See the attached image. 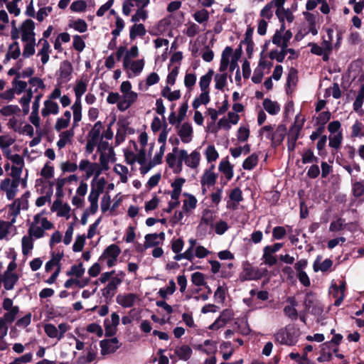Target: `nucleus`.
Instances as JSON below:
<instances>
[{
	"mask_svg": "<svg viewBox=\"0 0 364 364\" xmlns=\"http://www.w3.org/2000/svg\"><path fill=\"white\" fill-rule=\"evenodd\" d=\"M146 28L141 23H134L130 28L129 38L135 39L137 36H143L146 34Z\"/></svg>",
	"mask_w": 364,
	"mask_h": 364,
	"instance_id": "56",
	"label": "nucleus"
},
{
	"mask_svg": "<svg viewBox=\"0 0 364 364\" xmlns=\"http://www.w3.org/2000/svg\"><path fill=\"white\" fill-rule=\"evenodd\" d=\"M17 264L15 259H14L9 262L4 273H0L4 288L6 291L13 290L19 280L20 275L15 272Z\"/></svg>",
	"mask_w": 364,
	"mask_h": 364,
	"instance_id": "11",
	"label": "nucleus"
},
{
	"mask_svg": "<svg viewBox=\"0 0 364 364\" xmlns=\"http://www.w3.org/2000/svg\"><path fill=\"white\" fill-rule=\"evenodd\" d=\"M60 112V106L56 101L46 99L41 111V116L47 118L50 115H57Z\"/></svg>",
	"mask_w": 364,
	"mask_h": 364,
	"instance_id": "24",
	"label": "nucleus"
},
{
	"mask_svg": "<svg viewBox=\"0 0 364 364\" xmlns=\"http://www.w3.org/2000/svg\"><path fill=\"white\" fill-rule=\"evenodd\" d=\"M87 87V82L83 80H77L73 91L75 96V100L71 106V110L73 116V127H77L79 122L82 118V107L81 98L82 96L86 92Z\"/></svg>",
	"mask_w": 364,
	"mask_h": 364,
	"instance_id": "5",
	"label": "nucleus"
},
{
	"mask_svg": "<svg viewBox=\"0 0 364 364\" xmlns=\"http://www.w3.org/2000/svg\"><path fill=\"white\" fill-rule=\"evenodd\" d=\"M287 302L289 305H287L284 308V314L291 320H296L298 318V312L296 307L298 303L296 298L294 296H289L287 299Z\"/></svg>",
	"mask_w": 364,
	"mask_h": 364,
	"instance_id": "36",
	"label": "nucleus"
},
{
	"mask_svg": "<svg viewBox=\"0 0 364 364\" xmlns=\"http://www.w3.org/2000/svg\"><path fill=\"white\" fill-rule=\"evenodd\" d=\"M79 170L85 174V178L88 179L92 176H94L91 182V189H92V185H96L98 183H102V193L104 191L106 185V180L105 178H99L102 174L101 169L98 163L91 162L88 159H82L79 163Z\"/></svg>",
	"mask_w": 364,
	"mask_h": 364,
	"instance_id": "7",
	"label": "nucleus"
},
{
	"mask_svg": "<svg viewBox=\"0 0 364 364\" xmlns=\"http://www.w3.org/2000/svg\"><path fill=\"white\" fill-rule=\"evenodd\" d=\"M63 252H53L51 253V258L48 260L45 265V271L50 272L54 267L55 269H59V272L61 271V259L63 257Z\"/></svg>",
	"mask_w": 364,
	"mask_h": 364,
	"instance_id": "32",
	"label": "nucleus"
},
{
	"mask_svg": "<svg viewBox=\"0 0 364 364\" xmlns=\"http://www.w3.org/2000/svg\"><path fill=\"white\" fill-rule=\"evenodd\" d=\"M139 55V50L138 46H132L129 48V53L122 59V68L129 78L140 75L144 68V58L135 59Z\"/></svg>",
	"mask_w": 364,
	"mask_h": 364,
	"instance_id": "3",
	"label": "nucleus"
},
{
	"mask_svg": "<svg viewBox=\"0 0 364 364\" xmlns=\"http://www.w3.org/2000/svg\"><path fill=\"white\" fill-rule=\"evenodd\" d=\"M46 211L36 214L29 225L28 233L33 236L36 240L46 235V232L53 228V223L44 216Z\"/></svg>",
	"mask_w": 364,
	"mask_h": 364,
	"instance_id": "4",
	"label": "nucleus"
},
{
	"mask_svg": "<svg viewBox=\"0 0 364 364\" xmlns=\"http://www.w3.org/2000/svg\"><path fill=\"white\" fill-rule=\"evenodd\" d=\"M73 67L70 62L64 61L61 63L58 74V82L64 84L72 79Z\"/></svg>",
	"mask_w": 364,
	"mask_h": 364,
	"instance_id": "23",
	"label": "nucleus"
},
{
	"mask_svg": "<svg viewBox=\"0 0 364 364\" xmlns=\"http://www.w3.org/2000/svg\"><path fill=\"white\" fill-rule=\"evenodd\" d=\"M192 349L187 345L176 346L174 350L175 355L182 360H188L192 355Z\"/></svg>",
	"mask_w": 364,
	"mask_h": 364,
	"instance_id": "45",
	"label": "nucleus"
},
{
	"mask_svg": "<svg viewBox=\"0 0 364 364\" xmlns=\"http://www.w3.org/2000/svg\"><path fill=\"white\" fill-rule=\"evenodd\" d=\"M218 170L222 173L228 181H230L233 177V166L230 164L228 159H223L220 161Z\"/></svg>",
	"mask_w": 364,
	"mask_h": 364,
	"instance_id": "43",
	"label": "nucleus"
},
{
	"mask_svg": "<svg viewBox=\"0 0 364 364\" xmlns=\"http://www.w3.org/2000/svg\"><path fill=\"white\" fill-rule=\"evenodd\" d=\"M161 95L168 101L172 102L180 99L181 94L179 90L172 91L170 87L166 85L162 89Z\"/></svg>",
	"mask_w": 364,
	"mask_h": 364,
	"instance_id": "50",
	"label": "nucleus"
},
{
	"mask_svg": "<svg viewBox=\"0 0 364 364\" xmlns=\"http://www.w3.org/2000/svg\"><path fill=\"white\" fill-rule=\"evenodd\" d=\"M193 127L188 122L183 123L178 128V134L183 143H189L193 139Z\"/></svg>",
	"mask_w": 364,
	"mask_h": 364,
	"instance_id": "37",
	"label": "nucleus"
},
{
	"mask_svg": "<svg viewBox=\"0 0 364 364\" xmlns=\"http://www.w3.org/2000/svg\"><path fill=\"white\" fill-rule=\"evenodd\" d=\"M204 155L207 162L210 164V165L214 164L213 162L216 161L219 158V153L213 145H208L206 147Z\"/></svg>",
	"mask_w": 364,
	"mask_h": 364,
	"instance_id": "51",
	"label": "nucleus"
},
{
	"mask_svg": "<svg viewBox=\"0 0 364 364\" xmlns=\"http://www.w3.org/2000/svg\"><path fill=\"white\" fill-rule=\"evenodd\" d=\"M116 161L114 151H112L109 153H102L100 154L98 166L101 169V172L107 171L109 169V163L114 162Z\"/></svg>",
	"mask_w": 364,
	"mask_h": 364,
	"instance_id": "35",
	"label": "nucleus"
},
{
	"mask_svg": "<svg viewBox=\"0 0 364 364\" xmlns=\"http://www.w3.org/2000/svg\"><path fill=\"white\" fill-rule=\"evenodd\" d=\"M46 336L52 339L60 341L65 336V333L70 329V326L67 323H60L55 326L53 323H46L43 326Z\"/></svg>",
	"mask_w": 364,
	"mask_h": 364,
	"instance_id": "15",
	"label": "nucleus"
},
{
	"mask_svg": "<svg viewBox=\"0 0 364 364\" xmlns=\"http://www.w3.org/2000/svg\"><path fill=\"white\" fill-rule=\"evenodd\" d=\"M6 311V312L1 319L6 323H11L15 321L16 316L19 312V308L18 306H15L13 309Z\"/></svg>",
	"mask_w": 364,
	"mask_h": 364,
	"instance_id": "62",
	"label": "nucleus"
},
{
	"mask_svg": "<svg viewBox=\"0 0 364 364\" xmlns=\"http://www.w3.org/2000/svg\"><path fill=\"white\" fill-rule=\"evenodd\" d=\"M120 253L121 250L119 246L112 244L104 250L99 258V261H105L109 268L112 267L117 264Z\"/></svg>",
	"mask_w": 364,
	"mask_h": 364,
	"instance_id": "16",
	"label": "nucleus"
},
{
	"mask_svg": "<svg viewBox=\"0 0 364 364\" xmlns=\"http://www.w3.org/2000/svg\"><path fill=\"white\" fill-rule=\"evenodd\" d=\"M28 208V196L24 194L21 198L15 200L8 206L7 219L11 223L14 224L17 216L20 214L21 210H27Z\"/></svg>",
	"mask_w": 364,
	"mask_h": 364,
	"instance_id": "13",
	"label": "nucleus"
},
{
	"mask_svg": "<svg viewBox=\"0 0 364 364\" xmlns=\"http://www.w3.org/2000/svg\"><path fill=\"white\" fill-rule=\"evenodd\" d=\"M331 112L328 111H325L320 112L318 115L314 119L315 125L318 127H322L324 129L326 124L331 119Z\"/></svg>",
	"mask_w": 364,
	"mask_h": 364,
	"instance_id": "61",
	"label": "nucleus"
},
{
	"mask_svg": "<svg viewBox=\"0 0 364 364\" xmlns=\"http://www.w3.org/2000/svg\"><path fill=\"white\" fill-rule=\"evenodd\" d=\"M101 354L106 355L114 353L119 348V341L117 338L104 339L100 342Z\"/></svg>",
	"mask_w": 364,
	"mask_h": 364,
	"instance_id": "27",
	"label": "nucleus"
},
{
	"mask_svg": "<svg viewBox=\"0 0 364 364\" xmlns=\"http://www.w3.org/2000/svg\"><path fill=\"white\" fill-rule=\"evenodd\" d=\"M215 165L210 164L203 171V173L200 176V183L201 186V191L203 195H205L208 189L215 186L216 183L218 173L215 171Z\"/></svg>",
	"mask_w": 364,
	"mask_h": 364,
	"instance_id": "14",
	"label": "nucleus"
},
{
	"mask_svg": "<svg viewBox=\"0 0 364 364\" xmlns=\"http://www.w3.org/2000/svg\"><path fill=\"white\" fill-rule=\"evenodd\" d=\"M200 94L194 99L192 106L194 109H198L202 105H208L210 100V91H200Z\"/></svg>",
	"mask_w": 364,
	"mask_h": 364,
	"instance_id": "49",
	"label": "nucleus"
},
{
	"mask_svg": "<svg viewBox=\"0 0 364 364\" xmlns=\"http://www.w3.org/2000/svg\"><path fill=\"white\" fill-rule=\"evenodd\" d=\"M214 75V70L212 68L208 69V72L202 75L198 82L200 91H210V85Z\"/></svg>",
	"mask_w": 364,
	"mask_h": 364,
	"instance_id": "44",
	"label": "nucleus"
},
{
	"mask_svg": "<svg viewBox=\"0 0 364 364\" xmlns=\"http://www.w3.org/2000/svg\"><path fill=\"white\" fill-rule=\"evenodd\" d=\"M21 112V109L18 105H9L3 106L0 109V114L4 117H13L16 114H19Z\"/></svg>",
	"mask_w": 364,
	"mask_h": 364,
	"instance_id": "53",
	"label": "nucleus"
},
{
	"mask_svg": "<svg viewBox=\"0 0 364 364\" xmlns=\"http://www.w3.org/2000/svg\"><path fill=\"white\" fill-rule=\"evenodd\" d=\"M75 127H73V123L72 124V127L70 129L58 132L59 133V139L56 142V146L59 150L63 149L65 146L71 144L73 142V139L75 135Z\"/></svg>",
	"mask_w": 364,
	"mask_h": 364,
	"instance_id": "22",
	"label": "nucleus"
},
{
	"mask_svg": "<svg viewBox=\"0 0 364 364\" xmlns=\"http://www.w3.org/2000/svg\"><path fill=\"white\" fill-rule=\"evenodd\" d=\"M85 269L83 267V264L82 262L78 264L73 265L70 270L67 272L68 276L75 277V279H82V276L85 274Z\"/></svg>",
	"mask_w": 364,
	"mask_h": 364,
	"instance_id": "55",
	"label": "nucleus"
},
{
	"mask_svg": "<svg viewBox=\"0 0 364 364\" xmlns=\"http://www.w3.org/2000/svg\"><path fill=\"white\" fill-rule=\"evenodd\" d=\"M145 241L144 243V248L148 249L151 247H157L163 242L165 239L164 232L147 234L144 237Z\"/></svg>",
	"mask_w": 364,
	"mask_h": 364,
	"instance_id": "31",
	"label": "nucleus"
},
{
	"mask_svg": "<svg viewBox=\"0 0 364 364\" xmlns=\"http://www.w3.org/2000/svg\"><path fill=\"white\" fill-rule=\"evenodd\" d=\"M90 282L89 278H82L81 279L70 278L65 281L64 287L67 289L72 287L73 285L79 288H83Z\"/></svg>",
	"mask_w": 364,
	"mask_h": 364,
	"instance_id": "59",
	"label": "nucleus"
},
{
	"mask_svg": "<svg viewBox=\"0 0 364 364\" xmlns=\"http://www.w3.org/2000/svg\"><path fill=\"white\" fill-rule=\"evenodd\" d=\"M21 55V49L19 44L17 41L14 42L9 47L8 51L6 55V59H17Z\"/></svg>",
	"mask_w": 364,
	"mask_h": 364,
	"instance_id": "58",
	"label": "nucleus"
},
{
	"mask_svg": "<svg viewBox=\"0 0 364 364\" xmlns=\"http://www.w3.org/2000/svg\"><path fill=\"white\" fill-rule=\"evenodd\" d=\"M69 27L80 33H84L87 30V24L85 20L78 18L70 21Z\"/></svg>",
	"mask_w": 364,
	"mask_h": 364,
	"instance_id": "60",
	"label": "nucleus"
},
{
	"mask_svg": "<svg viewBox=\"0 0 364 364\" xmlns=\"http://www.w3.org/2000/svg\"><path fill=\"white\" fill-rule=\"evenodd\" d=\"M262 276V273L258 268L247 264L240 274V279L242 281L257 280L261 279Z\"/></svg>",
	"mask_w": 364,
	"mask_h": 364,
	"instance_id": "26",
	"label": "nucleus"
},
{
	"mask_svg": "<svg viewBox=\"0 0 364 364\" xmlns=\"http://www.w3.org/2000/svg\"><path fill=\"white\" fill-rule=\"evenodd\" d=\"M34 240L36 239L28 233L21 238V250L23 256H28L31 253L34 247Z\"/></svg>",
	"mask_w": 364,
	"mask_h": 364,
	"instance_id": "42",
	"label": "nucleus"
},
{
	"mask_svg": "<svg viewBox=\"0 0 364 364\" xmlns=\"http://www.w3.org/2000/svg\"><path fill=\"white\" fill-rule=\"evenodd\" d=\"M292 38V33L289 30H285V26L282 24L279 30H277L272 37V43L277 46L286 47L288 42Z\"/></svg>",
	"mask_w": 364,
	"mask_h": 364,
	"instance_id": "19",
	"label": "nucleus"
},
{
	"mask_svg": "<svg viewBox=\"0 0 364 364\" xmlns=\"http://www.w3.org/2000/svg\"><path fill=\"white\" fill-rule=\"evenodd\" d=\"M52 212H55L58 217L70 218L71 208L67 203H63L61 199H56L50 208Z\"/></svg>",
	"mask_w": 364,
	"mask_h": 364,
	"instance_id": "20",
	"label": "nucleus"
},
{
	"mask_svg": "<svg viewBox=\"0 0 364 364\" xmlns=\"http://www.w3.org/2000/svg\"><path fill=\"white\" fill-rule=\"evenodd\" d=\"M114 172L120 177V181L125 183L128 181L129 169L127 166L117 164L114 166Z\"/></svg>",
	"mask_w": 364,
	"mask_h": 364,
	"instance_id": "54",
	"label": "nucleus"
},
{
	"mask_svg": "<svg viewBox=\"0 0 364 364\" xmlns=\"http://www.w3.org/2000/svg\"><path fill=\"white\" fill-rule=\"evenodd\" d=\"M132 84L128 80L122 82L120 85L122 95L121 100L117 103V108L122 112L129 109L138 99V94L132 91Z\"/></svg>",
	"mask_w": 364,
	"mask_h": 364,
	"instance_id": "10",
	"label": "nucleus"
},
{
	"mask_svg": "<svg viewBox=\"0 0 364 364\" xmlns=\"http://www.w3.org/2000/svg\"><path fill=\"white\" fill-rule=\"evenodd\" d=\"M193 17L196 22L203 24L208 21L210 15L206 9H202L196 11L193 14Z\"/></svg>",
	"mask_w": 364,
	"mask_h": 364,
	"instance_id": "63",
	"label": "nucleus"
},
{
	"mask_svg": "<svg viewBox=\"0 0 364 364\" xmlns=\"http://www.w3.org/2000/svg\"><path fill=\"white\" fill-rule=\"evenodd\" d=\"M20 182L9 178L4 179L0 183V190L4 191L9 200H12L16 195Z\"/></svg>",
	"mask_w": 364,
	"mask_h": 364,
	"instance_id": "18",
	"label": "nucleus"
},
{
	"mask_svg": "<svg viewBox=\"0 0 364 364\" xmlns=\"http://www.w3.org/2000/svg\"><path fill=\"white\" fill-rule=\"evenodd\" d=\"M304 305L306 308L314 314H319L322 312L323 309L311 294H307L304 299Z\"/></svg>",
	"mask_w": 364,
	"mask_h": 364,
	"instance_id": "39",
	"label": "nucleus"
},
{
	"mask_svg": "<svg viewBox=\"0 0 364 364\" xmlns=\"http://www.w3.org/2000/svg\"><path fill=\"white\" fill-rule=\"evenodd\" d=\"M264 109L272 115L277 114L280 112V105L278 102L266 98L262 102Z\"/></svg>",
	"mask_w": 364,
	"mask_h": 364,
	"instance_id": "48",
	"label": "nucleus"
},
{
	"mask_svg": "<svg viewBox=\"0 0 364 364\" xmlns=\"http://www.w3.org/2000/svg\"><path fill=\"white\" fill-rule=\"evenodd\" d=\"M139 300V295L134 293L119 294L116 297L117 303L123 308L132 307Z\"/></svg>",
	"mask_w": 364,
	"mask_h": 364,
	"instance_id": "21",
	"label": "nucleus"
},
{
	"mask_svg": "<svg viewBox=\"0 0 364 364\" xmlns=\"http://www.w3.org/2000/svg\"><path fill=\"white\" fill-rule=\"evenodd\" d=\"M33 90L29 88L26 92L19 100V103L22 106L23 112L24 114H28L30 111V102L33 98Z\"/></svg>",
	"mask_w": 364,
	"mask_h": 364,
	"instance_id": "47",
	"label": "nucleus"
},
{
	"mask_svg": "<svg viewBox=\"0 0 364 364\" xmlns=\"http://www.w3.org/2000/svg\"><path fill=\"white\" fill-rule=\"evenodd\" d=\"M39 48L37 56L40 57L41 61L43 65L46 64L50 59V54L51 53V48L49 42L44 38H41L38 42Z\"/></svg>",
	"mask_w": 364,
	"mask_h": 364,
	"instance_id": "28",
	"label": "nucleus"
},
{
	"mask_svg": "<svg viewBox=\"0 0 364 364\" xmlns=\"http://www.w3.org/2000/svg\"><path fill=\"white\" fill-rule=\"evenodd\" d=\"M299 116L296 117L294 125L289 129L287 136V146L289 151H294L299 137L300 130L303 127L304 122H299Z\"/></svg>",
	"mask_w": 364,
	"mask_h": 364,
	"instance_id": "17",
	"label": "nucleus"
},
{
	"mask_svg": "<svg viewBox=\"0 0 364 364\" xmlns=\"http://www.w3.org/2000/svg\"><path fill=\"white\" fill-rule=\"evenodd\" d=\"M102 183L103 182L98 183L96 185H92V189L90 190L87 198L90 206L84 210L81 217V223L82 225H86L88 217L90 215L95 214L98 210V200L100 196L102 193Z\"/></svg>",
	"mask_w": 364,
	"mask_h": 364,
	"instance_id": "9",
	"label": "nucleus"
},
{
	"mask_svg": "<svg viewBox=\"0 0 364 364\" xmlns=\"http://www.w3.org/2000/svg\"><path fill=\"white\" fill-rule=\"evenodd\" d=\"M159 80V75L156 73H151L146 77L144 84L143 82H139V87L141 90H147L149 87L157 84Z\"/></svg>",
	"mask_w": 364,
	"mask_h": 364,
	"instance_id": "46",
	"label": "nucleus"
},
{
	"mask_svg": "<svg viewBox=\"0 0 364 364\" xmlns=\"http://www.w3.org/2000/svg\"><path fill=\"white\" fill-rule=\"evenodd\" d=\"M232 314L229 310H225L220 316L209 326L210 330H218L223 328L231 320Z\"/></svg>",
	"mask_w": 364,
	"mask_h": 364,
	"instance_id": "34",
	"label": "nucleus"
},
{
	"mask_svg": "<svg viewBox=\"0 0 364 364\" xmlns=\"http://www.w3.org/2000/svg\"><path fill=\"white\" fill-rule=\"evenodd\" d=\"M322 258L321 255H318L314 262L313 269L315 272H326L331 270L333 264V261L331 259H326L322 261Z\"/></svg>",
	"mask_w": 364,
	"mask_h": 364,
	"instance_id": "33",
	"label": "nucleus"
},
{
	"mask_svg": "<svg viewBox=\"0 0 364 364\" xmlns=\"http://www.w3.org/2000/svg\"><path fill=\"white\" fill-rule=\"evenodd\" d=\"M176 289V286L174 280L170 279L168 281V286L166 287L161 288L158 291V294L162 299H166L168 296L173 294Z\"/></svg>",
	"mask_w": 364,
	"mask_h": 364,
	"instance_id": "52",
	"label": "nucleus"
},
{
	"mask_svg": "<svg viewBox=\"0 0 364 364\" xmlns=\"http://www.w3.org/2000/svg\"><path fill=\"white\" fill-rule=\"evenodd\" d=\"M183 196L184 199L182 201V208L191 215L197 207L198 200L195 196L188 193H183Z\"/></svg>",
	"mask_w": 364,
	"mask_h": 364,
	"instance_id": "38",
	"label": "nucleus"
},
{
	"mask_svg": "<svg viewBox=\"0 0 364 364\" xmlns=\"http://www.w3.org/2000/svg\"><path fill=\"white\" fill-rule=\"evenodd\" d=\"M201 160L200 153L198 150H193L190 154L185 149H178L173 147L172 152L167 154L166 161L168 167L174 173H180L183 170V162L191 169L199 167Z\"/></svg>",
	"mask_w": 364,
	"mask_h": 364,
	"instance_id": "1",
	"label": "nucleus"
},
{
	"mask_svg": "<svg viewBox=\"0 0 364 364\" xmlns=\"http://www.w3.org/2000/svg\"><path fill=\"white\" fill-rule=\"evenodd\" d=\"M299 336V331L293 326H289L281 328L274 334L277 342L289 346H294L297 343Z\"/></svg>",
	"mask_w": 364,
	"mask_h": 364,
	"instance_id": "12",
	"label": "nucleus"
},
{
	"mask_svg": "<svg viewBox=\"0 0 364 364\" xmlns=\"http://www.w3.org/2000/svg\"><path fill=\"white\" fill-rule=\"evenodd\" d=\"M119 316L116 312L112 313L110 319L106 318L105 320L104 326L105 335L107 336H112L115 335L117 331V326L119 324Z\"/></svg>",
	"mask_w": 364,
	"mask_h": 364,
	"instance_id": "25",
	"label": "nucleus"
},
{
	"mask_svg": "<svg viewBox=\"0 0 364 364\" xmlns=\"http://www.w3.org/2000/svg\"><path fill=\"white\" fill-rule=\"evenodd\" d=\"M287 134V128L284 124H279L274 130L272 136V146H277L282 144Z\"/></svg>",
	"mask_w": 364,
	"mask_h": 364,
	"instance_id": "41",
	"label": "nucleus"
},
{
	"mask_svg": "<svg viewBox=\"0 0 364 364\" xmlns=\"http://www.w3.org/2000/svg\"><path fill=\"white\" fill-rule=\"evenodd\" d=\"M11 37L13 40H17L20 37L22 41H36L35 23L31 19L24 21L19 28L15 26V21H12Z\"/></svg>",
	"mask_w": 364,
	"mask_h": 364,
	"instance_id": "8",
	"label": "nucleus"
},
{
	"mask_svg": "<svg viewBox=\"0 0 364 364\" xmlns=\"http://www.w3.org/2000/svg\"><path fill=\"white\" fill-rule=\"evenodd\" d=\"M72 113L70 110H65L63 114L58 117L54 124V129L60 132L68 129L71 124Z\"/></svg>",
	"mask_w": 364,
	"mask_h": 364,
	"instance_id": "30",
	"label": "nucleus"
},
{
	"mask_svg": "<svg viewBox=\"0 0 364 364\" xmlns=\"http://www.w3.org/2000/svg\"><path fill=\"white\" fill-rule=\"evenodd\" d=\"M197 80L196 74L194 72L187 71L184 76V86L188 91H192Z\"/></svg>",
	"mask_w": 364,
	"mask_h": 364,
	"instance_id": "57",
	"label": "nucleus"
},
{
	"mask_svg": "<svg viewBox=\"0 0 364 364\" xmlns=\"http://www.w3.org/2000/svg\"><path fill=\"white\" fill-rule=\"evenodd\" d=\"M363 102H364V85H362L358 91V95L353 102V109L357 112H359V110L361 109Z\"/></svg>",
	"mask_w": 364,
	"mask_h": 364,
	"instance_id": "64",
	"label": "nucleus"
},
{
	"mask_svg": "<svg viewBox=\"0 0 364 364\" xmlns=\"http://www.w3.org/2000/svg\"><path fill=\"white\" fill-rule=\"evenodd\" d=\"M232 53V48L227 46L223 51L219 66V73L214 74L215 88L218 90H223L227 85L228 73L226 70L230 63V56Z\"/></svg>",
	"mask_w": 364,
	"mask_h": 364,
	"instance_id": "6",
	"label": "nucleus"
},
{
	"mask_svg": "<svg viewBox=\"0 0 364 364\" xmlns=\"http://www.w3.org/2000/svg\"><path fill=\"white\" fill-rule=\"evenodd\" d=\"M125 277V273L123 271L116 272L112 270L105 272L100 274L95 284H107V285L101 290L102 295L105 299H112L115 295L118 287L123 282Z\"/></svg>",
	"mask_w": 364,
	"mask_h": 364,
	"instance_id": "2",
	"label": "nucleus"
},
{
	"mask_svg": "<svg viewBox=\"0 0 364 364\" xmlns=\"http://www.w3.org/2000/svg\"><path fill=\"white\" fill-rule=\"evenodd\" d=\"M97 355V347L96 345H90L86 350V354L80 355L77 359L79 364H87L95 360Z\"/></svg>",
	"mask_w": 364,
	"mask_h": 364,
	"instance_id": "40",
	"label": "nucleus"
},
{
	"mask_svg": "<svg viewBox=\"0 0 364 364\" xmlns=\"http://www.w3.org/2000/svg\"><path fill=\"white\" fill-rule=\"evenodd\" d=\"M136 162L140 164V173L143 175L147 173L151 168V161L147 159L145 149H140L136 155Z\"/></svg>",
	"mask_w": 364,
	"mask_h": 364,
	"instance_id": "29",
	"label": "nucleus"
}]
</instances>
